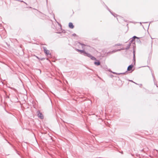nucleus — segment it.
Here are the masks:
<instances>
[{"label": "nucleus", "instance_id": "nucleus-1", "mask_svg": "<svg viewBox=\"0 0 158 158\" xmlns=\"http://www.w3.org/2000/svg\"><path fill=\"white\" fill-rule=\"evenodd\" d=\"M75 49L76 51L79 52L81 54L89 57L92 60H95L94 62V64L95 65L99 66L100 65L101 63L99 60H97L95 57L92 56L89 53L86 52L85 50H81L77 48H75Z\"/></svg>", "mask_w": 158, "mask_h": 158}, {"label": "nucleus", "instance_id": "nucleus-2", "mask_svg": "<svg viewBox=\"0 0 158 158\" xmlns=\"http://www.w3.org/2000/svg\"><path fill=\"white\" fill-rule=\"evenodd\" d=\"M121 51V48L119 49H118L116 50H113L111 51H109V52H106L105 53V54H106V56H107L110 54H113L115 52H117L118 51Z\"/></svg>", "mask_w": 158, "mask_h": 158}, {"label": "nucleus", "instance_id": "nucleus-3", "mask_svg": "<svg viewBox=\"0 0 158 158\" xmlns=\"http://www.w3.org/2000/svg\"><path fill=\"white\" fill-rule=\"evenodd\" d=\"M133 66L134 65L132 64L129 65L127 67V71L129 73H132L134 70V69H132Z\"/></svg>", "mask_w": 158, "mask_h": 158}, {"label": "nucleus", "instance_id": "nucleus-4", "mask_svg": "<svg viewBox=\"0 0 158 158\" xmlns=\"http://www.w3.org/2000/svg\"><path fill=\"white\" fill-rule=\"evenodd\" d=\"M44 52L45 53L46 55L47 56H48V55L51 56V53H49V51L45 47H43Z\"/></svg>", "mask_w": 158, "mask_h": 158}, {"label": "nucleus", "instance_id": "nucleus-5", "mask_svg": "<svg viewBox=\"0 0 158 158\" xmlns=\"http://www.w3.org/2000/svg\"><path fill=\"white\" fill-rule=\"evenodd\" d=\"M136 38H138V37L136 36H133L132 38L131 39V40L130 42V43L131 44H135V39Z\"/></svg>", "mask_w": 158, "mask_h": 158}, {"label": "nucleus", "instance_id": "nucleus-6", "mask_svg": "<svg viewBox=\"0 0 158 158\" xmlns=\"http://www.w3.org/2000/svg\"><path fill=\"white\" fill-rule=\"evenodd\" d=\"M59 25L60 27V30H61V31H58V32H56V33H58V34H60V33H65L66 32V31L64 30H63L62 29V27H61L62 26L60 24Z\"/></svg>", "mask_w": 158, "mask_h": 158}, {"label": "nucleus", "instance_id": "nucleus-7", "mask_svg": "<svg viewBox=\"0 0 158 158\" xmlns=\"http://www.w3.org/2000/svg\"><path fill=\"white\" fill-rule=\"evenodd\" d=\"M38 117L40 119H43L44 118V116L42 113H40V112L39 111L37 114Z\"/></svg>", "mask_w": 158, "mask_h": 158}, {"label": "nucleus", "instance_id": "nucleus-8", "mask_svg": "<svg viewBox=\"0 0 158 158\" xmlns=\"http://www.w3.org/2000/svg\"><path fill=\"white\" fill-rule=\"evenodd\" d=\"M8 143L11 145L12 146V147L14 148V150L16 152V153L19 155H20V153H19V152H18L16 149L15 148V147L13 146V145H12V144H11L10 143H9V142H8Z\"/></svg>", "mask_w": 158, "mask_h": 158}, {"label": "nucleus", "instance_id": "nucleus-9", "mask_svg": "<svg viewBox=\"0 0 158 158\" xmlns=\"http://www.w3.org/2000/svg\"><path fill=\"white\" fill-rule=\"evenodd\" d=\"M69 27L71 29H73L74 27V26L73 23L71 22L69 23Z\"/></svg>", "mask_w": 158, "mask_h": 158}, {"label": "nucleus", "instance_id": "nucleus-10", "mask_svg": "<svg viewBox=\"0 0 158 158\" xmlns=\"http://www.w3.org/2000/svg\"><path fill=\"white\" fill-rule=\"evenodd\" d=\"M135 45L133 46V57L135 58Z\"/></svg>", "mask_w": 158, "mask_h": 158}, {"label": "nucleus", "instance_id": "nucleus-11", "mask_svg": "<svg viewBox=\"0 0 158 158\" xmlns=\"http://www.w3.org/2000/svg\"><path fill=\"white\" fill-rule=\"evenodd\" d=\"M127 73V71H126V72L123 73H117L115 72H113V74H116L117 75H120V74H126V73Z\"/></svg>", "mask_w": 158, "mask_h": 158}, {"label": "nucleus", "instance_id": "nucleus-12", "mask_svg": "<svg viewBox=\"0 0 158 158\" xmlns=\"http://www.w3.org/2000/svg\"><path fill=\"white\" fill-rule=\"evenodd\" d=\"M131 45V43H129V44H128L127 47L126 48H125V50L128 49L130 48Z\"/></svg>", "mask_w": 158, "mask_h": 158}, {"label": "nucleus", "instance_id": "nucleus-13", "mask_svg": "<svg viewBox=\"0 0 158 158\" xmlns=\"http://www.w3.org/2000/svg\"><path fill=\"white\" fill-rule=\"evenodd\" d=\"M110 13L114 17H117V16H118V15L117 14H116L115 13L111 11L110 12Z\"/></svg>", "mask_w": 158, "mask_h": 158}, {"label": "nucleus", "instance_id": "nucleus-14", "mask_svg": "<svg viewBox=\"0 0 158 158\" xmlns=\"http://www.w3.org/2000/svg\"><path fill=\"white\" fill-rule=\"evenodd\" d=\"M78 43L80 44L81 46H82V49H83L82 50H84V49L83 46H85L86 45L83 43H81V42H79Z\"/></svg>", "mask_w": 158, "mask_h": 158}, {"label": "nucleus", "instance_id": "nucleus-15", "mask_svg": "<svg viewBox=\"0 0 158 158\" xmlns=\"http://www.w3.org/2000/svg\"><path fill=\"white\" fill-rule=\"evenodd\" d=\"M139 38L138 37V38H136L137 39V42L139 43V44H140L141 43V41L140 40H139Z\"/></svg>", "mask_w": 158, "mask_h": 158}, {"label": "nucleus", "instance_id": "nucleus-16", "mask_svg": "<svg viewBox=\"0 0 158 158\" xmlns=\"http://www.w3.org/2000/svg\"><path fill=\"white\" fill-rule=\"evenodd\" d=\"M105 6L106 7L107 9L110 12L111 11L109 9V8L107 7V6L106 5H105Z\"/></svg>", "mask_w": 158, "mask_h": 158}, {"label": "nucleus", "instance_id": "nucleus-17", "mask_svg": "<svg viewBox=\"0 0 158 158\" xmlns=\"http://www.w3.org/2000/svg\"><path fill=\"white\" fill-rule=\"evenodd\" d=\"M135 58L133 57V62H134V65L135 64Z\"/></svg>", "mask_w": 158, "mask_h": 158}, {"label": "nucleus", "instance_id": "nucleus-18", "mask_svg": "<svg viewBox=\"0 0 158 158\" xmlns=\"http://www.w3.org/2000/svg\"><path fill=\"white\" fill-rule=\"evenodd\" d=\"M122 44H116L115 45V46H121V45Z\"/></svg>", "mask_w": 158, "mask_h": 158}, {"label": "nucleus", "instance_id": "nucleus-19", "mask_svg": "<svg viewBox=\"0 0 158 158\" xmlns=\"http://www.w3.org/2000/svg\"><path fill=\"white\" fill-rule=\"evenodd\" d=\"M128 81H130V82H133V83H135V84H136V85H138V84L137 83H135V82H134V81H133L132 80H128Z\"/></svg>", "mask_w": 158, "mask_h": 158}, {"label": "nucleus", "instance_id": "nucleus-20", "mask_svg": "<svg viewBox=\"0 0 158 158\" xmlns=\"http://www.w3.org/2000/svg\"><path fill=\"white\" fill-rule=\"evenodd\" d=\"M139 23L140 24H142V23H148V22H140Z\"/></svg>", "mask_w": 158, "mask_h": 158}, {"label": "nucleus", "instance_id": "nucleus-21", "mask_svg": "<svg viewBox=\"0 0 158 158\" xmlns=\"http://www.w3.org/2000/svg\"><path fill=\"white\" fill-rule=\"evenodd\" d=\"M72 35L74 36H77L76 34L75 33H73V34Z\"/></svg>", "mask_w": 158, "mask_h": 158}, {"label": "nucleus", "instance_id": "nucleus-22", "mask_svg": "<svg viewBox=\"0 0 158 158\" xmlns=\"http://www.w3.org/2000/svg\"><path fill=\"white\" fill-rule=\"evenodd\" d=\"M121 50H125V48H121Z\"/></svg>", "mask_w": 158, "mask_h": 158}, {"label": "nucleus", "instance_id": "nucleus-23", "mask_svg": "<svg viewBox=\"0 0 158 158\" xmlns=\"http://www.w3.org/2000/svg\"><path fill=\"white\" fill-rule=\"evenodd\" d=\"M45 58H42L41 59H40V60H44Z\"/></svg>", "mask_w": 158, "mask_h": 158}, {"label": "nucleus", "instance_id": "nucleus-24", "mask_svg": "<svg viewBox=\"0 0 158 158\" xmlns=\"http://www.w3.org/2000/svg\"><path fill=\"white\" fill-rule=\"evenodd\" d=\"M35 56V57H36L37 59H38L39 60H40V58H39L37 56Z\"/></svg>", "mask_w": 158, "mask_h": 158}, {"label": "nucleus", "instance_id": "nucleus-25", "mask_svg": "<svg viewBox=\"0 0 158 158\" xmlns=\"http://www.w3.org/2000/svg\"><path fill=\"white\" fill-rule=\"evenodd\" d=\"M139 85L140 87H141L142 86V84H139Z\"/></svg>", "mask_w": 158, "mask_h": 158}, {"label": "nucleus", "instance_id": "nucleus-26", "mask_svg": "<svg viewBox=\"0 0 158 158\" xmlns=\"http://www.w3.org/2000/svg\"><path fill=\"white\" fill-rule=\"evenodd\" d=\"M152 76L153 78H154V79H155L154 76L153 74L152 73Z\"/></svg>", "mask_w": 158, "mask_h": 158}, {"label": "nucleus", "instance_id": "nucleus-27", "mask_svg": "<svg viewBox=\"0 0 158 158\" xmlns=\"http://www.w3.org/2000/svg\"><path fill=\"white\" fill-rule=\"evenodd\" d=\"M152 43H153V41L152 40V41H151V44H152L151 47L152 48Z\"/></svg>", "mask_w": 158, "mask_h": 158}, {"label": "nucleus", "instance_id": "nucleus-28", "mask_svg": "<svg viewBox=\"0 0 158 158\" xmlns=\"http://www.w3.org/2000/svg\"><path fill=\"white\" fill-rule=\"evenodd\" d=\"M140 151L141 152H143V149H142V150H140Z\"/></svg>", "mask_w": 158, "mask_h": 158}, {"label": "nucleus", "instance_id": "nucleus-29", "mask_svg": "<svg viewBox=\"0 0 158 158\" xmlns=\"http://www.w3.org/2000/svg\"><path fill=\"white\" fill-rule=\"evenodd\" d=\"M150 24H149L148 25V28H149V26H150Z\"/></svg>", "mask_w": 158, "mask_h": 158}, {"label": "nucleus", "instance_id": "nucleus-30", "mask_svg": "<svg viewBox=\"0 0 158 158\" xmlns=\"http://www.w3.org/2000/svg\"><path fill=\"white\" fill-rule=\"evenodd\" d=\"M155 85H156V87H158V86L157 85V84H156L155 83Z\"/></svg>", "mask_w": 158, "mask_h": 158}, {"label": "nucleus", "instance_id": "nucleus-31", "mask_svg": "<svg viewBox=\"0 0 158 158\" xmlns=\"http://www.w3.org/2000/svg\"><path fill=\"white\" fill-rule=\"evenodd\" d=\"M48 3V1H47V3Z\"/></svg>", "mask_w": 158, "mask_h": 158}, {"label": "nucleus", "instance_id": "nucleus-32", "mask_svg": "<svg viewBox=\"0 0 158 158\" xmlns=\"http://www.w3.org/2000/svg\"><path fill=\"white\" fill-rule=\"evenodd\" d=\"M121 153L123 154V152H121Z\"/></svg>", "mask_w": 158, "mask_h": 158}, {"label": "nucleus", "instance_id": "nucleus-33", "mask_svg": "<svg viewBox=\"0 0 158 158\" xmlns=\"http://www.w3.org/2000/svg\"><path fill=\"white\" fill-rule=\"evenodd\" d=\"M111 77L113 76V75H111Z\"/></svg>", "mask_w": 158, "mask_h": 158}, {"label": "nucleus", "instance_id": "nucleus-34", "mask_svg": "<svg viewBox=\"0 0 158 158\" xmlns=\"http://www.w3.org/2000/svg\"><path fill=\"white\" fill-rule=\"evenodd\" d=\"M128 24H127V26H128Z\"/></svg>", "mask_w": 158, "mask_h": 158}, {"label": "nucleus", "instance_id": "nucleus-35", "mask_svg": "<svg viewBox=\"0 0 158 158\" xmlns=\"http://www.w3.org/2000/svg\"><path fill=\"white\" fill-rule=\"evenodd\" d=\"M47 60H48V58H47Z\"/></svg>", "mask_w": 158, "mask_h": 158}]
</instances>
